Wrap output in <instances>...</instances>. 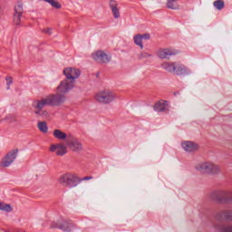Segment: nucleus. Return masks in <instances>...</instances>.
<instances>
[{
  "instance_id": "nucleus-1",
  "label": "nucleus",
  "mask_w": 232,
  "mask_h": 232,
  "mask_svg": "<svg viewBox=\"0 0 232 232\" xmlns=\"http://www.w3.org/2000/svg\"><path fill=\"white\" fill-rule=\"evenodd\" d=\"M81 182H82V179L78 178L77 174L72 172L62 174L58 179V183L63 188H77Z\"/></svg>"
},
{
  "instance_id": "nucleus-2",
  "label": "nucleus",
  "mask_w": 232,
  "mask_h": 232,
  "mask_svg": "<svg viewBox=\"0 0 232 232\" xmlns=\"http://www.w3.org/2000/svg\"><path fill=\"white\" fill-rule=\"evenodd\" d=\"M211 200L220 204H232V191L229 189H219L210 193Z\"/></svg>"
},
{
  "instance_id": "nucleus-3",
  "label": "nucleus",
  "mask_w": 232,
  "mask_h": 232,
  "mask_svg": "<svg viewBox=\"0 0 232 232\" xmlns=\"http://www.w3.org/2000/svg\"><path fill=\"white\" fill-rule=\"evenodd\" d=\"M94 99L101 104H111L117 99V94L110 89H105L98 92Z\"/></svg>"
},
{
  "instance_id": "nucleus-4",
  "label": "nucleus",
  "mask_w": 232,
  "mask_h": 232,
  "mask_svg": "<svg viewBox=\"0 0 232 232\" xmlns=\"http://www.w3.org/2000/svg\"><path fill=\"white\" fill-rule=\"evenodd\" d=\"M196 169L199 173H207L208 175H217L220 172V167L218 165L209 162L198 164Z\"/></svg>"
},
{
  "instance_id": "nucleus-5",
  "label": "nucleus",
  "mask_w": 232,
  "mask_h": 232,
  "mask_svg": "<svg viewBox=\"0 0 232 232\" xmlns=\"http://www.w3.org/2000/svg\"><path fill=\"white\" fill-rule=\"evenodd\" d=\"M75 228H76L75 224H73L72 221H66L63 219L53 221L51 224V229H61V231H64V232H72Z\"/></svg>"
},
{
  "instance_id": "nucleus-6",
  "label": "nucleus",
  "mask_w": 232,
  "mask_h": 232,
  "mask_svg": "<svg viewBox=\"0 0 232 232\" xmlns=\"http://www.w3.org/2000/svg\"><path fill=\"white\" fill-rule=\"evenodd\" d=\"M19 153V150L14 149L13 150H10L0 162L1 168H9V166H12L14 162H15V159H17V154Z\"/></svg>"
},
{
  "instance_id": "nucleus-7",
  "label": "nucleus",
  "mask_w": 232,
  "mask_h": 232,
  "mask_svg": "<svg viewBox=\"0 0 232 232\" xmlns=\"http://www.w3.org/2000/svg\"><path fill=\"white\" fill-rule=\"evenodd\" d=\"M48 106H61L66 101V97L63 94L57 92L56 94H49L45 96Z\"/></svg>"
},
{
  "instance_id": "nucleus-8",
  "label": "nucleus",
  "mask_w": 232,
  "mask_h": 232,
  "mask_svg": "<svg viewBox=\"0 0 232 232\" xmlns=\"http://www.w3.org/2000/svg\"><path fill=\"white\" fill-rule=\"evenodd\" d=\"M74 86H75V82L70 80L64 79L58 85L56 92L57 93H60V95H64V93H68V92L73 90Z\"/></svg>"
},
{
  "instance_id": "nucleus-9",
  "label": "nucleus",
  "mask_w": 232,
  "mask_h": 232,
  "mask_svg": "<svg viewBox=\"0 0 232 232\" xmlns=\"http://www.w3.org/2000/svg\"><path fill=\"white\" fill-rule=\"evenodd\" d=\"M63 75H65V79H67V81L75 82V79H79V77H81V71L77 68L67 67L63 70Z\"/></svg>"
},
{
  "instance_id": "nucleus-10",
  "label": "nucleus",
  "mask_w": 232,
  "mask_h": 232,
  "mask_svg": "<svg viewBox=\"0 0 232 232\" xmlns=\"http://www.w3.org/2000/svg\"><path fill=\"white\" fill-rule=\"evenodd\" d=\"M92 57L100 64H106L111 61V56L108 55L104 51H96L92 54Z\"/></svg>"
},
{
  "instance_id": "nucleus-11",
  "label": "nucleus",
  "mask_w": 232,
  "mask_h": 232,
  "mask_svg": "<svg viewBox=\"0 0 232 232\" xmlns=\"http://www.w3.org/2000/svg\"><path fill=\"white\" fill-rule=\"evenodd\" d=\"M66 146L72 150V151H82V143L77 140V138L72 135L69 137Z\"/></svg>"
},
{
  "instance_id": "nucleus-12",
  "label": "nucleus",
  "mask_w": 232,
  "mask_h": 232,
  "mask_svg": "<svg viewBox=\"0 0 232 232\" xmlns=\"http://www.w3.org/2000/svg\"><path fill=\"white\" fill-rule=\"evenodd\" d=\"M50 151L55 152L58 157H63L68 153V149L63 143H58L51 145Z\"/></svg>"
},
{
  "instance_id": "nucleus-13",
  "label": "nucleus",
  "mask_w": 232,
  "mask_h": 232,
  "mask_svg": "<svg viewBox=\"0 0 232 232\" xmlns=\"http://www.w3.org/2000/svg\"><path fill=\"white\" fill-rule=\"evenodd\" d=\"M179 51L173 48H162L157 52V56L160 57V59H168L171 57V55H177Z\"/></svg>"
},
{
  "instance_id": "nucleus-14",
  "label": "nucleus",
  "mask_w": 232,
  "mask_h": 232,
  "mask_svg": "<svg viewBox=\"0 0 232 232\" xmlns=\"http://www.w3.org/2000/svg\"><path fill=\"white\" fill-rule=\"evenodd\" d=\"M21 17H23V5L19 4L14 6L13 22L15 26H21Z\"/></svg>"
},
{
  "instance_id": "nucleus-15",
  "label": "nucleus",
  "mask_w": 232,
  "mask_h": 232,
  "mask_svg": "<svg viewBox=\"0 0 232 232\" xmlns=\"http://www.w3.org/2000/svg\"><path fill=\"white\" fill-rule=\"evenodd\" d=\"M154 111H158L162 113L166 111V113H169V106L168 105V101L160 100L154 104Z\"/></svg>"
},
{
  "instance_id": "nucleus-16",
  "label": "nucleus",
  "mask_w": 232,
  "mask_h": 232,
  "mask_svg": "<svg viewBox=\"0 0 232 232\" xmlns=\"http://www.w3.org/2000/svg\"><path fill=\"white\" fill-rule=\"evenodd\" d=\"M216 218L218 222H224V220L232 222V210H224L219 212L216 215Z\"/></svg>"
},
{
  "instance_id": "nucleus-17",
  "label": "nucleus",
  "mask_w": 232,
  "mask_h": 232,
  "mask_svg": "<svg viewBox=\"0 0 232 232\" xmlns=\"http://www.w3.org/2000/svg\"><path fill=\"white\" fill-rule=\"evenodd\" d=\"M53 135L54 139H57V140H65V144L68 142V140L70 137H72V134H66L64 131L56 129L53 131Z\"/></svg>"
},
{
  "instance_id": "nucleus-18",
  "label": "nucleus",
  "mask_w": 232,
  "mask_h": 232,
  "mask_svg": "<svg viewBox=\"0 0 232 232\" xmlns=\"http://www.w3.org/2000/svg\"><path fill=\"white\" fill-rule=\"evenodd\" d=\"M181 146L188 153H193V151H198V144L193 141H184L181 143Z\"/></svg>"
},
{
  "instance_id": "nucleus-19",
  "label": "nucleus",
  "mask_w": 232,
  "mask_h": 232,
  "mask_svg": "<svg viewBox=\"0 0 232 232\" xmlns=\"http://www.w3.org/2000/svg\"><path fill=\"white\" fill-rule=\"evenodd\" d=\"M44 106H48L46 97L33 102V108L35 110V111H43Z\"/></svg>"
},
{
  "instance_id": "nucleus-20",
  "label": "nucleus",
  "mask_w": 232,
  "mask_h": 232,
  "mask_svg": "<svg viewBox=\"0 0 232 232\" xmlns=\"http://www.w3.org/2000/svg\"><path fill=\"white\" fill-rule=\"evenodd\" d=\"M110 8L112 12L114 19H119V17H121V10L119 9V4H117V1L111 0Z\"/></svg>"
},
{
  "instance_id": "nucleus-21",
  "label": "nucleus",
  "mask_w": 232,
  "mask_h": 232,
  "mask_svg": "<svg viewBox=\"0 0 232 232\" xmlns=\"http://www.w3.org/2000/svg\"><path fill=\"white\" fill-rule=\"evenodd\" d=\"M161 68L169 73H173L177 68V63L164 62L161 63Z\"/></svg>"
},
{
  "instance_id": "nucleus-22",
  "label": "nucleus",
  "mask_w": 232,
  "mask_h": 232,
  "mask_svg": "<svg viewBox=\"0 0 232 232\" xmlns=\"http://www.w3.org/2000/svg\"><path fill=\"white\" fill-rule=\"evenodd\" d=\"M173 73H176V75H186L188 73V68L176 63V68Z\"/></svg>"
},
{
  "instance_id": "nucleus-23",
  "label": "nucleus",
  "mask_w": 232,
  "mask_h": 232,
  "mask_svg": "<svg viewBox=\"0 0 232 232\" xmlns=\"http://www.w3.org/2000/svg\"><path fill=\"white\" fill-rule=\"evenodd\" d=\"M179 0H168L167 1V8L169 10H179L180 5L177 4Z\"/></svg>"
},
{
  "instance_id": "nucleus-24",
  "label": "nucleus",
  "mask_w": 232,
  "mask_h": 232,
  "mask_svg": "<svg viewBox=\"0 0 232 232\" xmlns=\"http://www.w3.org/2000/svg\"><path fill=\"white\" fill-rule=\"evenodd\" d=\"M134 44L136 46H140V50H144V44H142V37L140 36V34H136L133 36Z\"/></svg>"
},
{
  "instance_id": "nucleus-25",
  "label": "nucleus",
  "mask_w": 232,
  "mask_h": 232,
  "mask_svg": "<svg viewBox=\"0 0 232 232\" xmlns=\"http://www.w3.org/2000/svg\"><path fill=\"white\" fill-rule=\"evenodd\" d=\"M0 211H5V213H12L14 211V208L11 207L10 204L0 202Z\"/></svg>"
},
{
  "instance_id": "nucleus-26",
  "label": "nucleus",
  "mask_w": 232,
  "mask_h": 232,
  "mask_svg": "<svg viewBox=\"0 0 232 232\" xmlns=\"http://www.w3.org/2000/svg\"><path fill=\"white\" fill-rule=\"evenodd\" d=\"M216 229L219 232H232V226L227 225H218Z\"/></svg>"
},
{
  "instance_id": "nucleus-27",
  "label": "nucleus",
  "mask_w": 232,
  "mask_h": 232,
  "mask_svg": "<svg viewBox=\"0 0 232 232\" xmlns=\"http://www.w3.org/2000/svg\"><path fill=\"white\" fill-rule=\"evenodd\" d=\"M37 126L42 133H48V124L45 121H39Z\"/></svg>"
},
{
  "instance_id": "nucleus-28",
  "label": "nucleus",
  "mask_w": 232,
  "mask_h": 232,
  "mask_svg": "<svg viewBox=\"0 0 232 232\" xmlns=\"http://www.w3.org/2000/svg\"><path fill=\"white\" fill-rule=\"evenodd\" d=\"M213 6H215L217 10H224L226 3L224 2V0H216L213 3Z\"/></svg>"
},
{
  "instance_id": "nucleus-29",
  "label": "nucleus",
  "mask_w": 232,
  "mask_h": 232,
  "mask_svg": "<svg viewBox=\"0 0 232 232\" xmlns=\"http://www.w3.org/2000/svg\"><path fill=\"white\" fill-rule=\"evenodd\" d=\"M45 3H48L53 6V8H56V10H59L63 7V5L57 2V0H44Z\"/></svg>"
},
{
  "instance_id": "nucleus-30",
  "label": "nucleus",
  "mask_w": 232,
  "mask_h": 232,
  "mask_svg": "<svg viewBox=\"0 0 232 232\" xmlns=\"http://www.w3.org/2000/svg\"><path fill=\"white\" fill-rule=\"evenodd\" d=\"M34 113H35V115H40V117H48V115H50L48 113V111H46V110L35 111Z\"/></svg>"
},
{
  "instance_id": "nucleus-31",
  "label": "nucleus",
  "mask_w": 232,
  "mask_h": 232,
  "mask_svg": "<svg viewBox=\"0 0 232 232\" xmlns=\"http://www.w3.org/2000/svg\"><path fill=\"white\" fill-rule=\"evenodd\" d=\"M148 57H151V54L149 53H146V52H141V53L139 54V58H140V59H148Z\"/></svg>"
},
{
  "instance_id": "nucleus-32",
  "label": "nucleus",
  "mask_w": 232,
  "mask_h": 232,
  "mask_svg": "<svg viewBox=\"0 0 232 232\" xmlns=\"http://www.w3.org/2000/svg\"><path fill=\"white\" fill-rule=\"evenodd\" d=\"M140 37L143 41H148L150 40V34H140Z\"/></svg>"
},
{
  "instance_id": "nucleus-33",
  "label": "nucleus",
  "mask_w": 232,
  "mask_h": 232,
  "mask_svg": "<svg viewBox=\"0 0 232 232\" xmlns=\"http://www.w3.org/2000/svg\"><path fill=\"white\" fill-rule=\"evenodd\" d=\"M6 121H8V122H15V117L12 116V115H9V116H6Z\"/></svg>"
},
{
  "instance_id": "nucleus-34",
  "label": "nucleus",
  "mask_w": 232,
  "mask_h": 232,
  "mask_svg": "<svg viewBox=\"0 0 232 232\" xmlns=\"http://www.w3.org/2000/svg\"><path fill=\"white\" fill-rule=\"evenodd\" d=\"M6 81H7V90H10V84H12L13 82L12 77H7Z\"/></svg>"
},
{
  "instance_id": "nucleus-35",
  "label": "nucleus",
  "mask_w": 232,
  "mask_h": 232,
  "mask_svg": "<svg viewBox=\"0 0 232 232\" xmlns=\"http://www.w3.org/2000/svg\"><path fill=\"white\" fill-rule=\"evenodd\" d=\"M92 179H93V177H92V176H86L82 179H80V180H82H82H92Z\"/></svg>"
},
{
  "instance_id": "nucleus-36",
  "label": "nucleus",
  "mask_w": 232,
  "mask_h": 232,
  "mask_svg": "<svg viewBox=\"0 0 232 232\" xmlns=\"http://www.w3.org/2000/svg\"><path fill=\"white\" fill-rule=\"evenodd\" d=\"M45 34H48V35H52V28H47L44 30Z\"/></svg>"
}]
</instances>
